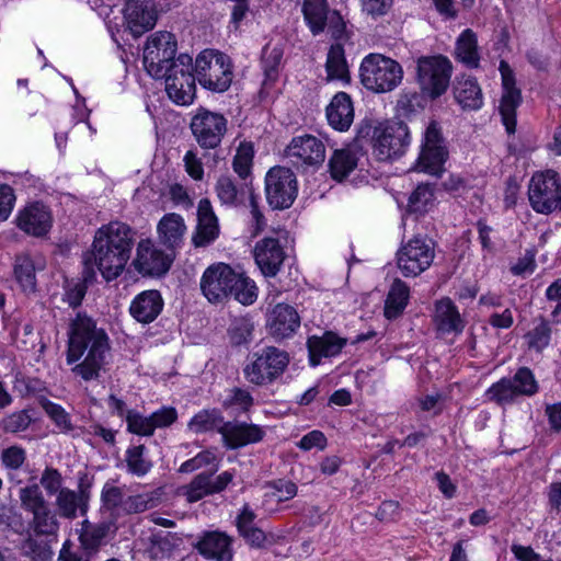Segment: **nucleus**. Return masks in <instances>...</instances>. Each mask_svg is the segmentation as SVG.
I'll use <instances>...</instances> for the list:
<instances>
[{
	"instance_id": "obj_15",
	"label": "nucleus",
	"mask_w": 561,
	"mask_h": 561,
	"mask_svg": "<svg viewBox=\"0 0 561 561\" xmlns=\"http://www.w3.org/2000/svg\"><path fill=\"white\" fill-rule=\"evenodd\" d=\"M448 153L447 141L443 136L442 128L437 122L432 121L424 131L417 168L426 173L439 175L444 171Z\"/></svg>"
},
{
	"instance_id": "obj_30",
	"label": "nucleus",
	"mask_w": 561,
	"mask_h": 561,
	"mask_svg": "<svg viewBox=\"0 0 561 561\" xmlns=\"http://www.w3.org/2000/svg\"><path fill=\"white\" fill-rule=\"evenodd\" d=\"M346 339L328 331L321 336H310L307 341L309 363L312 367L320 365L323 357H333L346 345Z\"/></svg>"
},
{
	"instance_id": "obj_36",
	"label": "nucleus",
	"mask_w": 561,
	"mask_h": 561,
	"mask_svg": "<svg viewBox=\"0 0 561 561\" xmlns=\"http://www.w3.org/2000/svg\"><path fill=\"white\" fill-rule=\"evenodd\" d=\"M454 96L463 110H478L483 104L482 91L474 78L460 77L454 84Z\"/></svg>"
},
{
	"instance_id": "obj_22",
	"label": "nucleus",
	"mask_w": 561,
	"mask_h": 561,
	"mask_svg": "<svg viewBox=\"0 0 561 561\" xmlns=\"http://www.w3.org/2000/svg\"><path fill=\"white\" fill-rule=\"evenodd\" d=\"M300 316L295 307L288 304L275 305L266 314L267 334L276 342L293 337L300 328Z\"/></svg>"
},
{
	"instance_id": "obj_20",
	"label": "nucleus",
	"mask_w": 561,
	"mask_h": 561,
	"mask_svg": "<svg viewBox=\"0 0 561 561\" xmlns=\"http://www.w3.org/2000/svg\"><path fill=\"white\" fill-rule=\"evenodd\" d=\"M285 156L296 167L320 165L325 159V146L316 136H297L286 147Z\"/></svg>"
},
{
	"instance_id": "obj_38",
	"label": "nucleus",
	"mask_w": 561,
	"mask_h": 561,
	"mask_svg": "<svg viewBox=\"0 0 561 561\" xmlns=\"http://www.w3.org/2000/svg\"><path fill=\"white\" fill-rule=\"evenodd\" d=\"M251 187L247 184L238 185L230 176H220L215 185V192L222 205L238 207L243 204L245 194Z\"/></svg>"
},
{
	"instance_id": "obj_37",
	"label": "nucleus",
	"mask_w": 561,
	"mask_h": 561,
	"mask_svg": "<svg viewBox=\"0 0 561 561\" xmlns=\"http://www.w3.org/2000/svg\"><path fill=\"white\" fill-rule=\"evenodd\" d=\"M184 231L183 218L178 214L164 215L158 225L159 240L169 250H173L181 244Z\"/></svg>"
},
{
	"instance_id": "obj_25",
	"label": "nucleus",
	"mask_w": 561,
	"mask_h": 561,
	"mask_svg": "<svg viewBox=\"0 0 561 561\" xmlns=\"http://www.w3.org/2000/svg\"><path fill=\"white\" fill-rule=\"evenodd\" d=\"M16 226L30 236L43 237L53 226L51 211L42 202L31 203L19 211Z\"/></svg>"
},
{
	"instance_id": "obj_16",
	"label": "nucleus",
	"mask_w": 561,
	"mask_h": 561,
	"mask_svg": "<svg viewBox=\"0 0 561 561\" xmlns=\"http://www.w3.org/2000/svg\"><path fill=\"white\" fill-rule=\"evenodd\" d=\"M192 135L203 149H216L228 130L227 118L205 107L197 108L190 124Z\"/></svg>"
},
{
	"instance_id": "obj_23",
	"label": "nucleus",
	"mask_w": 561,
	"mask_h": 561,
	"mask_svg": "<svg viewBox=\"0 0 561 561\" xmlns=\"http://www.w3.org/2000/svg\"><path fill=\"white\" fill-rule=\"evenodd\" d=\"M158 20L154 0H128L124 8L126 31L139 37L152 30Z\"/></svg>"
},
{
	"instance_id": "obj_33",
	"label": "nucleus",
	"mask_w": 561,
	"mask_h": 561,
	"mask_svg": "<svg viewBox=\"0 0 561 561\" xmlns=\"http://www.w3.org/2000/svg\"><path fill=\"white\" fill-rule=\"evenodd\" d=\"M327 118L334 129L347 130L354 121V107L351 96L345 92L336 93L327 107Z\"/></svg>"
},
{
	"instance_id": "obj_57",
	"label": "nucleus",
	"mask_w": 561,
	"mask_h": 561,
	"mask_svg": "<svg viewBox=\"0 0 561 561\" xmlns=\"http://www.w3.org/2000/svg\"><path fill=\"white\" fill-rule=\"evenodd\" d=\"M216 465L219 466L216 454L209 449H206V450L198 453L195 457L184 461L180 466L179 472L191 473L201 468H204L207 466L215 467Z\"/></svg>"
},
{
	"instance_id": "obj_21",
	"label": "nucleus",
	"mask_w": 561,
	"mask_h": 561,
	"mask_svg": "<svg viewBox=\"0 0 561 561\" xmlns=\"http://www.w3.org/2000/svg\"><path fill=\"white\" fill-rule=\"evenodd\" d=\"M218 470V465L209 472H201L193 478V480L182 488L183 495L187 502L195 503L208 495L221 493L232 482L234 472L224 471L216 478L214 473Z\"/></svg>"
},
{
	"instance_id": "obj_63",
	"label": "nucleus",
	"mask_w": 561,
	"mask_h": 561,
	"mask_svg": "<svg viewBox=\"0 0 561 561\" xmlns=\"http://www.w3.org/2000/svg\"><path fill=\"white\" fill-rule=\"evenodd\" d=\"M255 518L256 514L250 507V505L245 503L236 518V527L241 537L249 530L256 527L254 524Z\"/></svg>"
},
{
	"instance_id": "obj_59",
	"label": "nucleus",
	"mask_w": 561,
	"mask_h": 561,
	"mask_svg": "<svg viewBox=\"0 0 561 561\" xmlns=\"http://www.w3.org/2000/svg\"><path fill=\"white\" fill-rule=\"evenodd\" d=\"M32 422V417L27 411L22 410L14 412L2 421V427L8 433H19L25 431Z\"/></svg>"
},
{
	"instance_id": "obj_53",
	"label": "nucleus",
	"mask_w": 561,
	"mask_h": 561,
	"mask_svg": "<svg viewBox=\"0 0 561 561\" xmlns=\"http://www.w3.org/2000/svg\"><path fill=\"white\" fill-rule=\"evenodd\" d=\"M253 329L254 325L250 318H234L228 329V334L231 343L234 345H241L243 343L249 342L251 340Z\"/></svg>"
},
{
	"instance_id": "obj_31",
	"label": "nucleus",
	"mask_w": 561,
	"mask_h": 561,
	"mask_svg": "<svg viewBox=\"0 0 561 561\" xmlns=\"http://www.w3.org/2000/svg\"><path fill=\"white\" fill-rule=\"evenodd\" d=\"M55 496L56 512L61 518L75 519L79 512L84 515L88 510L89 494L83 489L75 491L64 488Z\"/></svg>"
},
{
	"instance_id": "obj_58",
	"label": "nucleus",
	"mask_w": 561,
	"mask_h": 561,
	"mask_svg": "<svg viewBox=\"0 0 561 561\" xmlns=\"http://www.w3.org/2000/svg\"><path fill=\"white\" fill-rule=\"evenodd\" d=\"M39 483L48 495H57L64 489V478L59 470L53 467L44 469Z\"/></svg>"
},
{
	"instance_id": "obj_6",
	"label": "nucleus",
	"mask_w": 561,
	"mask_h": 561,
	"mask_svg": "<svg viewBox=\"0 0 561 561\" xmlns=\"http://www.w3.org/2000/svg\"><path fill=\"white\" fill-rule=\"evenodd\" d=\"M301 12L313 36L327 31L335 41L348 37L343 16L329 7L328 0H304Z\"/></svg>"
},
{
	"instance_id": "obj_32",
	"label": "nucleus",
	"mask_w": 561,
	"mask_h": 561,
	"mask_svg": "<svg viewBox=\"0 0 561 561\" xmlns=\"http://www.w3.org/2000/svg\"><path fill=\"white\" fill-rule=\"evenodd\" d=\"M434 322L442 333L460 334L466 322L461 318L458 308L448 297L442 298L435 304Z\"/></svg>"
},
{
	"instance_id": "obj_19",
	"label": "nucleus",
	"mask_w": 561,
	"mask_h": 561,
	"mask_svg": "<svg viewBox=\"0 0 561 561\" xmlns=\"http://www.w3.org/2000/svg\"><path fill=\"white\" fill-rule=\"evenodd\" d=\"M503 93L500 102V114L506 131L513 134L516 128V110L522 103V92L516 87L514 72L505 60H501L499 67Z\"/></svg>"
},
{
	"instance_id": "obj_56",
	"label": "nucleus",
	"mask_w": 561,
	"mask_h": 561,
	"mask_svg": "<svg viewBox=\"0 0 561 561\" xmlns=\"http://www.w3.org/2000/svg\"><path fill=\"white\" fill-rule=\"evenodd\" d=\"M126 422L130 433L141 436H151L154 433L150 415L144 416L138 412L127 411Z\"/></svg>"
},
{
	"instance_id": "obj_49",
	"label": "nucleus",
	"mask_w": 561,
	"mask_h": 561,
	"mask_svg": "<svg viewBox=\"0 0 561 561\" xmlns=\"http://www.w3.org/2000/svg\"><path fill=\"white\" fill-rule=\"evenodd\" d=\"M39 405L61 433L68 434L75 430L69 413L60 404L43 397L39 399Z\"/></svg>"
},
{
	"instance_id": "obj_18",
	"label": "nucleus",
	"mask_w": 561,
	"mask_h": 561,
	"mask_svg": "<svg viewBox=\"0 0 561 561\" xmlns=\"http://www.w3.org/2000/svg\"><path fill=\"white\" fill-rule=\"evenodd\" d=\"M174 255L159 249L151 240H141L133 266L142 276L160 277L170 270Z\"/></svg>"
},
{
	"instance_id": "obj_17",
	"label": "nucleus",
	"mask_w": 561,
	"mask_h": 561,
	"mask_svg": "<svg viewBox=\"0 0 561 561\" xmlns=\"http://www.w3.org/2000/svg\"><path fill=\"white\" fill-rule=\"evenodd\" d=\"M298 193L295 173L285 167H273L265 176V194L273 209L289 208Z\"/></svg>"
},
{
	"instance_id": "obj_27",
	"label": "nucleus",
	"mask_w": 561,
	"mask_h": 561,
	"mask_svg": "<svg viewBox=\"0 0 561 561\" xmlns=\"http://www.w3.org/2000/svg\"><path fill=\"white\" fill-rule=\"evenodd\" d=\"M265 431L262 426L247 423L227 421L222 433V443L229 449H238L250 444L262 442Z\"/></svg>"
},
{
	"instance_id": "obj_46",
	"label": "nucleus",
	"mask_w": 561,
	"mask_h": 561,
	"mask_svg": "<svg viewBox=\"0 0 561 561\" xmlns=\"http://www.w3.org/2000/svg\"><path fill=\"white\" fill-rule=\"evenodd\" d=\"M356 165L355 154L347 149L335 150L329 160L330 174L336 181L344 180Z\"/></svg>"
},
{
	"instance_id": "obj_24",
	"label": "nucleus",
	"mask_w": 561,
	"mask_h": 561,
	"mask_svg": "<svg viewBox=\"0 0 561 561\" xmlns=\"http://www.w3.org/2000/svg\"><path fill=\"white\" fill-rule=\"evenodd\" d=\"M233 538L219 530H208L199 535L194 543V549L206 560L213 561H232L233 559Z\"/></svg>"
},
{
	"instance_id": "obj_39",
	"label": "nucleus",
	"mask_w": 561,
	"mask_h": 561,
	"mask_svg": "<svg viewBox=\"0 0 561 561\" xmlns=\"http://www.w3.org/2000/svg\"><path fill=\"white\" fill-rule=\"evenodd\" d=\"M226 423L220 410L204 409L190 420L187 427L195 434L216 431L222 436Z\"/></svg>"
},
{
	"instance_id": "obj_42",
	"label": "nucleus",
	"mask_w": 561,
	"mask_h": 561,
	"mask_svg": "<svg viewBox=\"0 0 561 561\" xmlns=\"http://www.w3.org/2000/svg\"><path fill=\"white\" fill-rule=\"evenodd\" d=\"M13 275L20 287L25 293L36 290V270L33 259L27 253L15 255Z\"/></svg>"
},
{
	"instance_id": "obj_1",
	"label": "nucleus",
	"mask_w": 561,
	"mask_h": 561,
	"mask_svg": "<svg viewBox=\"0 0 561 561\" xmlns=\"http://www.w3.org/2000/svg\"><path fill=\"white\" fill-rule=\"evenodd\" d=\"M110 339L104 329L84 312H78L71 320L68 332L67 364L72 373L85 381L96 380L110 354Z\"/></svg>"
},
{
	"instance_id": "obj_45",
	"label": "nucleus",
	"mask_w": 561,
	"mask_h": 561,
	"mask_svg": "<svg viewBox=\"0 0 561 561\" xmlns=\"http://www.w3.org/2000/svg\"><path fill=\"white\" fill-rule=\"evenodd\" d=\"M161 489L126 496L123 504L122 517L125 515L140 514L157 507L161 502Z\"/></svg>"
},
{
	"instance_id": "obj_5",
	"label": "nucleus",
	"mask_w": 561,
	"mask_h": 561,
	"mask_svg": "<svg viewBox=\"0 0 561 561\" xmlns=\"http://www.w3.org/2000/svg\"><path fill=\"white\" fill-rule=\"evenodd\" d=\"M21 507L32 515L31 528L39 536H54L58 533L60 523L58 514L45 499L38 484L33 483L19 490Z\"/></svg>"
},
{
	"instance_id": "obj_11",
	"label": "nucleus",
	"mask_w": 561,
	"mask_h": 561,
	"mask_svg": "<svg viewBox=\"0 0 561 561\" xmlns=\"http://www.w3.org/2000/svg\"><path fill=\"white\" fill-rule=\"evenodd\" d=\"M178 43L170 32H156L146 43L144 49V66L147 72L160 79L167 75L169 68L176 61Z\"/></svg>"
},
{
	"instance_id": "obj_4",
	"label": "nucleus",
	"mask_w": 561,
	"mask_h": 561,
	"mask_svg": "<svg viewBox=\"0 0 561 561\" xmlns=\"http://www.w3.org/2000/svg\"><path fill=\"white\" fill-rule=\"evenodd\" d=\"M359 77L367 90L385 93L394 90L402 82L403 69L392 58L369 54L360 64Z\"/></svg>"
},
{
	"instance_id": "obj_61",
	"label": "nucleus",
	"mask_w": 561,
	"mask_h": 561,
	"mask_svg": "<svg viewBox=\"0 0 561 561\" xmlns=\"http://www.w3.org/2000/svg\"><path fill=\"white\" fill-rule=\"evenodd\" d=\"M218 56H225L221 53H217L214 50H203L196 58L195 67H193V73L195 79L197 78L198 82L203 80V73H207L213 68V62H216Z\"/></svg>"
},
{
	"instance_id": "obj_12",
	"label": "nucleus",
	"mask_w": 561,
	"mask_h": 561,
	"mask_svg": "<svg viewBox=\"0 0 561 561\" xmlns=\"http://www.w3.org/2000/svg\"><path fill=\"white\" fill-rule=\"evenodd\" d=\"M374 153L380 161L401 157L410 145V131L405 123L389 121L374 129Z\"/></svg>"
},
{
	"instance_id": "obj_43",
	"label": "nucleus",
	"mask_w": 561,
	"mask_h": 561,
	"mask_svg": "<svg viewBox=\"0 0 561 561\" xmlns=\"http://www.w3.org/2000/svg\"><path fill=\"white\" fill-rule=\"evenodd\" d=\"M456 57L469 68L479 67L478 41L472 30L467 28L459 35L456 43Z\"/></svg>"
},
{
	"instance_id": "obj_44",
	"label": "nucleus",
	"mask_w": 561,
	"mask_h": 561,
	"mask_svg": "<svg viewBox=\"0 0 561 561\" xmlns=\"http://www.w3.org/2000/svg\"><path fill=\"white\" fill-rule=\"evenodd\" d=\"M328 80L350 82V71L345 59V51L341 44L331 45L325 62Z\"/></svg>"
},
{
	"instance_id": "obj_34",
	"label": "nucleus",
	"mask_w": 561,
	"mask_h": 561,
	"mask_svg": "<svg viewBox=\"0 0 561 561\" xmlns=\"http://www.w3.org/2000/svg\"><path fill=\"white\" fill-rule=\"evenodd\" d=\"M232 81V71L228 57L218 56L213 68L207 73H203V80L199 84L213 92H225L229 89Z\"/></svg>"
},
{
	"instance_id": "obj_35",
	"label": "nucleus",
	"mask_w": 561,
	"mask_h": 561,
	"mask_svg": "<svg viewBox=\"0 0 561 561\" xmlns=\"http://www.w3.org/2000/svg\"><path fill=\"white\" fill-rule=\"evenodd\" d=\"M95 270L88 262L87 266L83 265L80 279L66 278L62 285V300L71 308L79 307L87 294L88 286L95 280Z\"/></svg>"
},
{
	"instance_id": "obj_62",
	"label": "nucleus",
	"mask_w": 561,
	"mask_h": 561,
	"mask_svg": "<svg viewBox=\"0 0 561 561\" xmlns=\"http://www.w3.org/2000/svg\"><path fill=\"white\" fill-rule=\"evenodd\" d=\"M23 549L24 553L28 556L32 561H47L50 560L53 556L51 550L46 545H42L34 539L26 540Z\"/></svg>"
},
{
	"instance_id": "obj_64",
	"label": "nucleus",
	"mask_w": 561,
	"mask_h": 561,
	"mask_svg": "<svg viewBox=\"0 0 561 561\" xmlns=\"http://www.w3.org/2000/svg\"><path fill=\"white\" fill-rule=\"evenodd\" d=\"M153 428H163L172 425L178 419V412L172 407H163L151 415Z\"/></svg>"
},
{
	"instance_id": "obj_52",
	"label": "nucleus",
	"mask_w": 561,
	"mask_h": 561,
	"mask_svg": "<svg viewBox=\"0 0 561 561\" xmlns=\"http://www.w3.org/2000/svg\"><path fill=\"white\" fill-rule=\"evenodd\" d=\"M433 201V187L430 184H420L410 195L408 207L411 213L424 214Z\"/></svg>"
},
{
	"instance_id": "obj_54",
	"label": "nucleus",
	"mask_w": 561,
	"mask_h": 561,
	"mask_svg": "<svg viewBox=\"0 0 561 561\" xmlns=\"http://www.w3.org/2000/svg\"><path fill=\"white\" fill-rule=\"evenodd\" d=\"M283 58V50L278 47L263 49L262 65L266 80L275 81L278 76V67Z\"/></svg>"
},
{
	"instance_id": "obj_60",
	"label": "nucleus",
	"mask_w": 561,
	"mask_h": 561,
	"mask_svg": "<svg viewBox=\"0 0 561 561\" xmlns=\"http://www.w3.org/2000/svg\"><path fill=\"white\" fill-rule=\"evenodd\" d=\"M1 462L9 470H19L26 460V451L20 446H10L1 451Z\"/></svg>"
},
{
	"instance_id": "obj_14",
	"label": "nucleus",
	"mask_w": 561,
	"mask_h": 561,
	"mask_svg": "<svg viewBox=\"0 0 561 561\" xmlns=\"http://www.w3.org/2000/svg\"><path fill=\"white\" fill-rule=\"evenodd\" d=\"M434 257L432 240L417 236L397 251V266L404 277H416L431 266Z\"/></svg>"
},
{
	"instance_id": "obj_41",
	"label": "nucleus",
	"mask_w": 561,
	"mask_h": 561,
	"mask_svg": "<svg viewBox=\"0 0 561 561\" xmlns=\"http://www.w3.org/2000/svg\"><path fill=\"white\" fill-rule=\"evenodd\" d=\"M110 525L106 523L91 524L84 522L79 536L80 547L90 554L95 556L104 545Z\"/></svg>"
},
{
	"instance_id": "obj_26",
	"label": "nucleus",
	"mask_w": 561,
	"mask_h": 561,
	"mask_svg": "<svg viewBox=\"0 0 561 561\" xmlns=\"http://www.w3.org/2000/svg\"><path fill=\"white\" fill-rule=\"evenodd\" d=\"M286 253L278 239L264 238L254 248V259L262 274L274 277L280 270Z\"/></svg>"
},
{
	"instance_id": "obj_8",
	"label": "nucleus",
	"mask_w": 561,
	"mask_h": 561,
	"mask_svg": "<svg viewBox=\"0 0 561 561\" xmlns=\"http://www.w3.org/2000/svg\"><path fill=\"white\" fill-rule=\"evenodd\" d=\"M165 82L169 99L178 105H190L196 93L193 59L187 54H180L176 61L169 68L168 73L160 77Z\"/></svg>"
},
{
	"instance_id": "obj_10",
	"label": "nucleus",
	"mask_w": 561,
	"mask_h": 561,
	"mask_svg": "<svg viewBox=\"0 0 561 561\" xmlns=\"http://www.w3.org/2000/svg\"><path fill=\"white\" fill-rule=\"evenodd\" d=\"M451 71V62L446 57L419 58L416 79L422 93L432 100L443 95L449 87Z\"/></svg>"
},
{
	"instance_id": "obj_48",
	"label": "nucleus",
	"mask_w": 561,
	"mask_h": 561,
	"mask_svg": "<svg viewBox=\"0 0 561 561\" xmlns=\"http://www.w3.org/2000/svg\"><path fill=\"white\" fill-rule=\"evenodd\" d=\"M145 445L128 447L125 453V462L128 473L136 477L146 476L152 468V462L146 456Z\"/></svg>"
},
{
	"instance_id": "obj_47",
	"label": "nucleus",
	"mask_w": 561,
	"mask_h": 561,
	"mask_svg": "<svg viewBox=\"0 0 561 561\" xmlns=\"http://www.w3.org/2000/svg\"><path fill=\"white\" fill-rule=\"evenodd\" d=\"M126 496L122 488L106 482L101 492L102 508H104L110 516L117 520L122 517L123 504Z\"/></svg>"
},
{
	"instance_id": "obj_2",
	"label": "nucleus",
	"mask_w": 561,
	"mask_h": 561,
	"mask_svg": "<svg viewBox=\"0 0 561 561\" xmlns=\"http://www.w3.org/2000/svg\"><path fill=\"white\" fill-rule=\"evenodd\" d=\"M135 243V232L125 222L111 221L94 234L91 250L85 253L83 265L96 267L106 282L116 279L125 270Z\"/></svg>"
},
{
	"instance_id": "obj_13",
	"label": "nucleus",
	"mask_w": 561,
	"mask_h": 561,
	"mask_svg": "<svg viewBox=\"0 0 561 561\" xmlns=\"http://www.w3.org/2000/svg\"><path fill=\"white\" fill-rule=\"evenodd\" d=\"M539 390L538 382L528 367L517 369L512 378H502L493 383L485 396L499 405L512 404L517 397H531Z\"/></svg>"
},
{
	"instance_id": "obj_9",
	"label": "nucleus",
	"mask_w": 561,
	"mask_h": 561,
	"mask_svg": "<svg viewBox=\"0 0 561 561\" xmlns=\"http://www.w3.org/2000/svg\"><path fill=\"white\" fill-rule=\"evenodd\" d=\"M531 208L543 215L561 210V180L553 170L535 173L528 185Z\"/></svg>"
},
{
	"instance_id": "obj_40",
	"label": "nucleus",
	"mask_w": 561,
	"mask_h": 561,
	"mask_svg": "<svg viewBox=\"0 0 561 561\" xmlns=\"http://www.w3.org/2000/svg\"><path fill=\"white\" fill-rule=\"evenodd\" d=\"M410 298L409 286L400 278L391 284L385 302V317L389 320L397 319L402 314Z\"/></svg>"
},
{
	"instance_id": "obj_7",
	"label": "nucleus",
	"mask_w": 561,
	"mask_h": 561,
	"mask_svg": "<svg viewBox=\"0 0 561 561\" xmlns=\"http://www.w3.org/2000/svg\"><path fill=\"white\" fill-rule=\"evenodd\" d=\"M288 363L287 352L275 346H266L253 354V360L244 366L243 375L255 386L270 385L285 371Z\"/></svg>"
},
{
	"instance_id": "obj_50",
	"label": "nucleus",
	"mask_w": 561,
	"mask_h": 561,
	"mask_svg": "<svg viewBox=\"0 0 561 561\" xmlns=\"http://www.w3.org/2000/svg\"><path fill=\"white\" fill-rule=\"evenodd\" d=\"M524 339L529 350L541 353L550 343L551 328L546 320L541 319L524 335Z\"/></svg>"
},
{
	"instance_id": "obj_29",
	"label": "nucleus",
	"mask_w": 561,
	"mask_h": 561,
	"mask_svg": "<svg viewBox=\"0 0 561 561\" xmlns=\"http://www.w3.org/2000/svg\"><path fill=\"white\" fill-rule=\"evenodd\" d=\"M219 233L218 219L208 198H202L197 206V227L193 236L195 247H206Z\"/></svg>"
},
{
	"instance_id": "obj_3",
	"label": "nucleus",
	"mask_w": 561,
	"mask_h": 561,
	"mask_svg": "<svg viewBox=\"0 0 561 561\" xmlns=\"http://www.w3.org/2000/svg\"><path fill=\"white\" fill-rule=\"evenodd\" d=\"M199 287L203 296L211 305H224L233 298L243 306H250L257 299L255 283L221 262L210 264L204 271Z\"/></svg>"
},
{
	"instance_id": "obj_28",
	"label": "nucleus",
	"mask_w": 561,
	"mask_h": 561,
	"mask_svg": "<svg viewBox=\"0 0 561 561\" xmlns=\"http://www.w3.org/2000/svg\"><path fill=\"white\" fill-rule=\"evenodd\" d=\"M163 306L164 301L159 290H144L131 300L129 313L137 322L149 324L160 316Z\"/></svg>"
},
{
	"instance_id": "obj_55",
	"label": "nucleus",
	"mask_w": 561,
	"mask_h": 561,
	"mask_svg": "<svg viewBox=\"0 0 561 561\" xmlns=\"http://www.w3.org/2000/svg\"><path fill=\"white\" fill-rule=\"evenodd\" d=\"M253 159V148L250 144H241L233 157L232 167L236 173L242 179L250 174Z\"/></svg>"
},
{
	"instance_id": "obj_51",
	"label": "nucleus",
	"mask_w": 561,
	"mask_h": 561,
	"mask_svg": "<svg viewBox=\"0 0 561 561\" xmlns=\"http://www.w3.org/2000/svg\"><path fill=\"white\" fill-rule=\"evenodd\" d=\"M254 403L252 394L243 388L233 387L227 390L225 398L221 401V405L225 410L237 409L240 412L250 411Z\"/></svg>"
}]
</instances>
